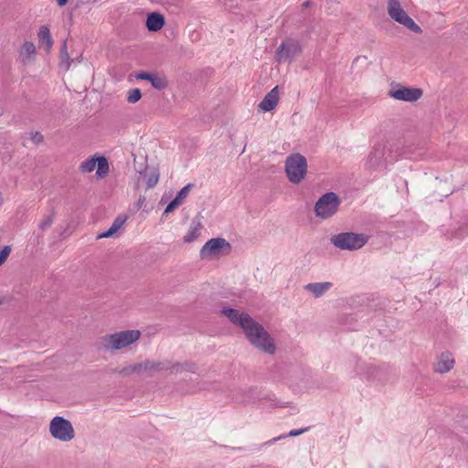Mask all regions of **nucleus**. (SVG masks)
<instances>
[{"mask_svg": "<svg viewBox=\"0 0 468 468\" xmlns=\"http://www.w3.org/2000/svg\"><path fill=\"white\" fill-rule=\"evenodd\" d=\"M221 314L233 324L242 328L246 337L252 346L270 355L275 353V344L268 332L247 313H239L236 309L224 307L221 310Z\"/></svg>", "mask_w": 468, "mask_h": 468, "instance_id": "obj_1", "label": "nucleus"}, {"mask_svg": "<svg viewBox=\"0 0 468 468\" xmlns=\"http://www.w3.org/2000/svg\"><path fill=\"white\" fill-rule=\"evenodd\" d=\"M368 237L362 233L341 232L331 237V243L341 250H356L361 249Z\"/></svg>", "mask_w": 468, "mask_h": 468, "instance_id": "obj_2", "label": "nucleus"}, {"mask_svg": "<svg viewBox=\"0 0 468 468\" xmlns=\"http://www.w3.org/2000/svg\"><path fill=\"white\" fill-rule=\"evenodd\" d=\"M285 172L289 181L299 184L307 172L306 158L301 154H292L285 160Z\"/></svg>", "mask_w": 468, "mask_h": 468, "instance_id": "obj_3", "label": "nucleus"}, {"mask_svg": "<svg viewBox=\"0 0 468 468\" xmlns=\"http://www.w3.org/2000/svg\"><path fill=\"white\" fill-rule=\"evenodd\" d=\"M341 200L334 192L324 194L314 205V215L321 219H328L338 211Z\"/></svg>", "mask_w": 468, "mask_h": 468, "instance_id": "obj_4", "label": "nucleus"}, {"mask_svg": "<svg viewBox=\"0 0 468 468\" xmlns=\"http://www.w3.org/2000/svg\"><path fill=\"white\" fill-rule=\"evenodd\" d=\"M140 336L141 332L139 330L121 331L106 335L103 339V343L107 349L119 350L132 345L137 341Z\"/></svg>", "mask_w": 468, "mask_h": 468, "instance_id": "obj_5", "label": "nucleus"}, {"mask_svg": "<svg viewBox=\"0 0 468 468\" xmlns=\"http://www.w3.org/2000/svg\"><path fill=\"white\" fill-rule=\"evenodd\" d=\"M388 16L399 24L404 26L410 31L420 34L422 32L420 27L401 7L399 0H388L387 6Z\"/></svg>", "mask_w": 468, "mask_h": 468, "instance_id": "obj_6", "label": "nucleus"}, {"mask_svg": "<svg viewBox=\"0 0 468 468\" xmlns=\"http://www.w3.org/2000/svg\"><path fill=\"white\" fill-rule=\"evenodd\" d=\"M51 436L60 441L68 442L75 436L71 422L60 416L54 417L49 423Z\"/></svg>", "mask_w": 468, "mask_h": 468, "instance_id": "obj_7", "label": "nucleus"}, {"mask_svg": "<svg viewBox=\"0 0 468 468\" xmlns=\"http://www.w3.org/2000/svg\"><path fill=\"white\" fill-rule=\"evenodd\" d=\"M143 370L144 371H163V370H168L173 369L176 373L177 372H192L195 373L196 371V365L193 363H184V364H171L170 362H160V361H151L146 360L144 363H142Z\"/></svg>", "mask_w": 468, "mask_h": 468, "instance_id": "obj_8", "label": "nucleus"}, {"mask_svg": "<svg viewBox=\"0 0 468 468\" xmlns=\"http://www.w3.org/2000/svg\"><path fill=\"white\" fill-rule=\"evenodd\" d=\"M302 52V46L298 40L287 39L281 43L276 50L275 58L279 63H291Z\"/></svg>", "mask_w": 468, "mask_h": 468, "instance_id": "obj_9", "label": "nucleus"}, {"mask_svg": "<svg viewBox=\"0 0 468 468\" xmlns=\"http://www.w3.org/2000/svg\"><path fill=\"white\" fill-rule=\"evenodd\" d=\"M231 250L230 244L223 238H213L207 240L200 250L201 258H213L228 254Z\"/></svg>", "mask_w": 468, "mask_h": 468, "instance_id": "obj_10", "label": "nucleus"}, {"mask_svg": "<svg viewBox=\"0 0 468 468\" xmlns=\"http://www.w3.org/2000/svg\"><path fill=\"white\" fill-rule=\"evenodd\" d=\"M422 90L419 88L405 87L400 84L392 85L388 95L398 101L414 102L422 96Z\"/></svg>", "mask_w": 468, "mask_h": 468, "instance_id": "obj_11", "label": "nucleus"}, {"mask_svg": "<svg viewBox=\"0 0 468 468\" xmlns=\"http://www.w3.org/2000/svg\"><path fill=\"white\" fill-rule=\"evenodd\" d=\"M136 78L138 80H148L151 85L158 90H162L168 86L166 77L159 73L142 71L136 75Z\"/></svg>", "mask_w": 468, "mask_h": 468, "instance_id": "obj_12", "label": "nucleus"}, {"mask_svg": "<svg viewBox=\"0 0 468 468\" xmlns=\"http://www.w3.org/2000/svg\"><path fill=\"white\" fill-rule=\"evenodd\" d=\"M397 159V157H391L389 155H386L385 147L381 145L375 146L373 151L370 153L368 156V163L370 166H378L383 161L386 163H392Z\"/></svg>", "mask_w": 468, "mask_h": 468, "instance_id": "obj_13", "label": "nucleus"}, {"mask_svg": "<svg viewBox=\"0 0 468 468\" xmlns=\"http://www.w3.org/2000/svg\"><path fill=\"white\" fill-rule=\"evenodd\" d=\"M454 366V358L450 352H442L434 364V371L437 373H447Z\"/></svg>", "mask_w": 468, "mask_h": 468, "instance_id": "obj_14", "label": "nucleus"}, {"mask_svg": "<svg viewBox=\"0 0 468 468\" xmlns=\"http://www.w3.org/2000/svg\"><path fill=\"white\" fill-rule=\"evenodd\" d=\"M279 101V87L271 89L259 104V108L263 112L272 111Z\"/></svg>", "mask_w": 468, "mask_h": 468, "instance_id": "obj_15", "label": "nucleus"}, {"mask_svg": "<svg viewBox=\"0 0 468 468\" xmlns=\"http://www.w3.org/2000/svg\"><path fill=\"white\" fill-rule=\"evenodd\" d=\"M37 55V48L32 41H25L18 50V58L23 64L30 63Z\"/></svg>", "mask_w": 468, "mask_h": 468, "instance_id": "obj_16", "label": "nucleus"}, {"mask_svg": "<svg viewBox=\"0 0 468 468\" xmlns=\"http://www.w3.org/2000/svg\"><path fill=\"white\" fill-rule=\"evenodd\" d=\"M165 24V16L158 12H152L148 14L145 21L147 29L150 32L159 31Z\"/></svg>", "mask_w": 468, "mask_h": 468, "instance_id": "obj_17", "label": "nucleus"}, {"mask_svg": "<svg viewBox=\"0 0 468 468\" xmlns=\"http://www.w3.org/2000/svg\"><path fill=\"white\" fill-rule=\"evenodd\" d=\"M333 287L331 282H311L304 286V289L311 292L315 298L323 296Z\"/></svg>", "mask_w": 468, "mask_h": 468, "instance_id": "obj_18", "label": "nucleus"}, {"mask_svg": "<svg viewBox=\"0 0 468 468\" xmlns=\"http://www.w3.org/2000/svg\"><path fill=\"white\" fill-rule=\"evenodd\" d=\"M37 40L40 47H44L49 52L53 46V39L48 26H41L37 32Z\"/></svg>", "mask_w": 468, "mask_h": 468, "instance_id": "obj_19", "label": "nucleus"}, {"mask_svg": "<svg viewBox=\"0 0 468 468\" xmlns=\"http://www.w3.org/2000/svg\"><path fill=\"white\" fill-rule=\"evenodd\" d=\"M356 374L365 377L366 378H375L378 375V368L373 365H366L358 360H356Z\"/></svg>", "mask_w": 468, "mask_h": 468, "instance_id": "obj_20", "label": "nucleus"}, {"mask_svg": "<svg viewBox=\"0 0 468 468\" xmlns=\"http://www.w3.org/2000/svg\"><path fill=\"white\" fill-rule=\"evenodd\" d=\"M126 218L122 217H117L112 222V226L108 230L102 232L98 236V238H109L112 237L114 233H116L124 224Z\"/></svg>", "mask_w": 468, "mask_h": 468, "instance_id": "obj_21", "label": "nucleus"}, {"mask_svg": "<svg viewBox=\"0 0 468 468\" xmlns=\"http://www.w3.org/2000/svg\"><path fill=\"white\" fill-rule=\"evenodd\" d=\"M200 234V224L192 222L187 233L184 236V241L186 243L196 240Z\"/></svg>", "mask_w": 468, "mask_h": 468, "instance_id": "obj_22", "label": "nucleus"}, {"mask_svg": "<svg viewBox=\"0 0 468 468\" xmlns=\"http://www.w3.org/2000/svg\"><path fill=\"white\" fill-rule=\"evenodd\" d=\"M70 63H71V61L69 59V55L68 53V48H67V41L64 40L63 45L60 49V54H59V66L64 70H68L70 67Z\"/></svg>", "mask_w": 468, "mask_h": 468, "instance_id": "obj_23", "label": "nucleus"}, {"mask_svg": "<svg viewBox=\"0 0 468 468\" xmlns=\"http://www.w3.org/2000/svg\"><path fill=\"white\" fill-rule=\"evenodd\" d=\"M97 171L96 175L100 178L105 177L109 173V163L106 157L101 156L97 158Z\"/></svg>", "mask_w": 468, "mask_h": 468, "instance_id": "obj_24", "label": "nucleus"}, {"mask_svg": "<svg viewBox=\"0 0 468 468\" xmlns=\"http://www.w3.org/2000/svg\"><path fill=\"white\" fill-rule=\"evenodd\" d=\"M309 430V428H303V429H299V430H292L289 431L288 434H282V435H280L276 438H273L268 441L265 442L266 445H271L272 443L282 440V439H284L286 437H295V436H298V435H301L303 434V432L307 431Z\"/></svg>", "mask_w": 468, "mask_h": 468, "instance_id": "obj_25", "label": "nucleus"}, {"mask_svg": "<svg viewBox=\"0 0 468 468\" xmlns=\"http://www.w3.org/2000/svg\"><path fill=\"white\" fill-rule=\"evenodd\" d=\"M144 178L146 182V186L148 189L153 188L159 180V173L156 170H153L150 173L144 174Z\"/></svg>", "mask_w": 468, "mask_h": 468, "instance_id": "obj_26", "label": "nucleus"}, {"mask_svg": "<svg viewBox=\"0 0 468 468\" xmlns=\"http://www.w3.org/2000/svg\"><path fill=\"white\" fill-rule=\"evenodd\" d=\"M97 158L95 157H90L87 160H85L81 165H80V171L82 173H90L92 172L95 167L97 166Z\"/></svg>", "mask_w": 468, "mask_h": 468, "instance_id": "obj_27", "label": "nucleus"}, {"mask_svg": "<svg viewBox=\"0 0 468 468\" xmlns=\"http://www.w3.org/2000/svg\"><path fill=\"white\" fill-rule=\"evenodd\" d=\"M141 370H143L142 363H139V364L130 365V366L123 367L120 371V374L125 376V375L132 374L133 372H139Z\"/></svg>", "mask_w": 468, "mask_h": 468, "instance_id": "obj_28", "label": "nucleus"}, {"mask_svg": "<svg viewBox=\"0 0 468 468\" xmlns=\"http://www.w3.org/2000/svg\"><path fill=\"white\" fill-rule=\"evenodd\" d=\"M142 97L141 90L139 89L131 90L127 95V101L129 103L137 102Z\"/></svg>", "mask_w": 468, "mask_h": 468, "instance_id": "obj_29", "label": "nucleus"}, {"mask_svg": "<svg viewBox=\"0 0 468 468\" xmlns=\"http://www.w3.org/2000/svg\"><path fill=\"white\" fill-rule=\"evenodd\" d=\"M193 187L192 184L185 186L176 196V198L182 203L183 200L188 196L190 189Z\"/></svg>", "mask_w": 468, "mask_h": 468, "instance_id": "obj_30", "label": "nucleus"}, {"mask_svg": "<svg viewBox=\"0 0 468 468\" xmlns=\"http://www.w3.org/2000/svg\"><path fill=\"white\" fill-rule=\"evenodd\" d=\"M53 223V216L52 215H48L44 218V219L39 223L38 225V228L39 229H41L42 231H45L47 230L48 229L50 228V226L52 225Z\"/></svg>", "mask_w": 468, "mask_h": 468, "instance_id": "obj_31", "label": "nucleus"}, {"mask_svg": "<svg viewBox=\"0 0 468 468\" xmlns=\"http://www.w3.org/2000/svg\"><path fill=\"white\" fill-rule=\"evenodd\" d=\"M10 252H11V247L10 246H5L0 250V265H2L5 261V260L9 256Z\"/></svg>", "mask_w": 468, "mask_h": 468, "instance_id": "obj_32", "label": "nucleus"}, {"mask_svg": "<svg viewBox=\"0 0 468 468\" xmlns=\"http://www.w3.org/2000/svg\"><path fill=\"white\" fill-rule=\"evenodd\" d=\"M181 203L175 197L165 207L164 214H168L175 210Z\"/></svg>", "mask_w": 468, "mask_h": 468, "instance_id": "obj_33", "label": "nucleus"}, {"mask_svg": "<svg viewBox=\"0 0 468 468\" xmlns=\"http://www.w3.org/2000/svg\"><path fill=\"white\" fill-rule=\"evenodd\" d=\"M31 140L35 143V144H38L40 142L43 141V136L40 133L38 132H36V133H31Z\"/></svg>", "mask_w": 468, "mask_h": 468, "instance_id": "obj_34", "label": "nucleus"}, {"mask_svg": "<svg viewBox=\"0 0 468 468\" xmlns=\"http://www.w3.org/2000/svg\"><path fill=\"white\" fill-rule=\"evenodd\" d=\"M468 233V230H463V229H459L454 236L458 239H463L466 234Z\"/></svg>", "mask_w": 468, "mask_h": 468, "instance_id": "obj_35", "label": "nucleus"}, {"mask_svg": "<svg viewBox=\"0 0 468 468\" xmlns=\"http://www.w3.org/2000/svg\"><path fill=\"white\" fill-rule=\"evenodd\" d=\"M236 400L240 403H249L250 402V399H247L245 397L242 398H237Z\"/></svg>", "mask_w": 468, "mask_h": 468, "instance_id": "obj_36", "label": "nucleus"}, {"mask_svg": "<svg viewBox=\"0 0 468 468\" xmlns=\"http://www.w3.org/2000/svg\"><path fill=\"white\" fill-rule=\"evenodd\" d=\"M56 1L59 6H64L68 3L69 0H56Z\"/></svg>", "mask_w": 468, "mask_h": 468, "instance_id": "obj_37", "label": "nucleus"}, {"mask_svg": "<svg viewBox=\"0 0 468 468\" xmlns=\"http://www.w3.org/2000/svg\"><path fill=\"white\" fill-rule=\"evenodd\" d=\"M309 5H310V1H309V0H307V1H305V2L303 4V7H308V6H309Z\"/></svg>", "mask_w": 468, "mask_h": 468, "instance_id": "obj_38", "label": "nucleus"}, {"mask_svg": "<svg viewBox=\"0 0 468 468\" xmlns=\"http://www.w3.org/2000/svg\"><path fill=\"white\" fill-rule=\"evenodd\" d=\"M197 388H191V389H188L187 392H194L196 391Z\"/></svg>", "mask_w": 468, "mask_h": 468, "instance_id": "obj_39", "label": "nucleus"}]
</instances>
